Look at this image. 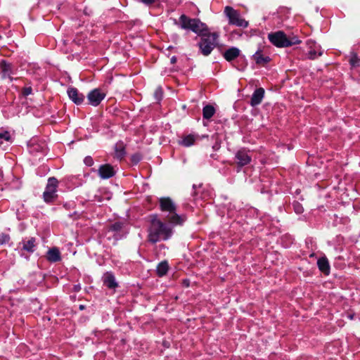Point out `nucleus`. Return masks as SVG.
<instances>
[{"label": "nucleus", "instance_id": "7c9ffc66", "mask_svg": "<svg viewBox=\"0 0 360 360\" xmlns=\"http://www.w3.org/2000/svg\"><path fill=\"white\" fill-rule=\"evenodd\" d=\"M317 49H310V51L308 53V58L311 60H314L316 58L317 55Z\"/></svg>", "mask_w": 360, "mask_h": 360}, {"label": "nucleus", "instance_id": "c85d7f7f", "mask_svg": "<svg viewBox=\"0 0 360 360\" xmlns=\"http://www.w3.org/2000/svg\"><path fill=\"white\" fill-rule=\"evenodd\" d=\"M359 62H360V60L358 59L357 56L355 54H354L349 60V63H350L351 65L353 67L358 66L359 64Z\"/></svg>", "mask_w": 360, "mask_h": 360}, {"label": "nucleus", "instance_id": "9b49d317", "mask_svg": "<svg viewBox=\"0 0 360 360\" xmlns=\"http://www.w3.org/2000/svg\"><path fill=\"white\" fill-rule=\"evenodd\" d=\"M236 158L237 160V164L240 167L248 165L251 160V158L248 155L247 152L244 150H239L236 155Z\"/></svg>", "mask_w": 360, "mask_h": 360}, {"label": "nucleus", "instance_id": "4be33fe9", "mask_svg": "<svg viewBox=\"0 0 360 360\" xmlns=\"http://www.w3.org/2000/svg\"><path fill=\"white\" fill-rule=\"evenodd\" d=\"M215 110L213 106L207 105L203 108L202 113L205 119L211 118L214 114Z\"/></svg>", "mask_w": 360, "mask_h": 360}, {"label": "nucleus", "instance_id": "2f4dec72", "mask_svg": "<svg viewBox=\"0 0 360 360\" xmlns=\"http://www.w3.org/2000/svg\"><path fill=\"white\" fill-rule=\"evenodd\" d=\"M141 159V155L139 153H136L131 156V161L134 163H138Z\"/></svg>", "mask_w": 360, "mask_h": 360}, {"label": "nucleus", "instance_id": "ddd939ff", "mask_svg": "<svg viewBox=\"0 0 360 360\" xmlns=\"http://www.w3.org/2000/svg\"><path fill=\"white\" fill-rule=\"evenodd\" d=\"M240 51L236 47H231L227 49L223 54L224 58L230 62L239 56Z\"/></svg>", "mask_w": 360, "mask_h": 360}, {"label": "nucleus", "instance_id": "bb28decb", "mask_svg": "<svg viewBox=\"0 0 360 360\" xmlns=\"http://www.w3.org/2000/svg\"><path fill=\"white\" fill-rule=\"evenodd\" d=\"M11 140V136L8 131L0 133V146L3 144V141H9Z\"/></svg>", "mask_w": 360, "mask_h": 360}, {"label": "nucleus", "instance_id": "6ab92c4d", "mask_svg": "<svg viewBox=\"0 0 360 360\" xmlns=\"http://www.w3.org/2000/svg\"><path fill=\"white\" fill-rule=\"evenodd\" d=\"M196 139L197 136L195 135H187L182 139V140L180 141V144L186 147H189L195 143Z\"/></svg>", "mask_w": 360, "mask_h": 360}, {"label": "nucleus", "instance_id": "393cba45", "mask_svg": "<svg viewBox=\"0 0 360 360\" xmlns=\"http://www.w3.org/2000/svg\"><path fill=\"white\" fill-rule=\"evenodd\" d=\"M287 42L286 44L288 46H290L295 44H299L301 43V41L296 37V36H290L289 37H287Z\"/></svg>", "mask_w": 360, "mask_h": 360}, {"label": "nucleus", "instance_id": "9d476101", "mask_svg": "<svg viewBox=\"0 0 360 360\" xmlns=\"http://www.w3.org/2000/svg\"><path fill=\"white\" fill-rule=\"evenodd\" d=\"M68 94L69 98L76 105H80L84 100V96L82 94H80L79 91L74 87H70L68 89Z\"/></svg>", "mask_w": 360, "mask_h": 360}, {"label": "nucleus", "instance_id": "0eeeda50", "mask_svg": "<svg viewBox=\"0 0 360 360\" xmlns=\"http://www.w3.org/2000/svg\"><path fill=\"white\" fill-rule=\"evenodd\" d=\"M269 41L277 47H288L287 36L282 31L269 34Z\"/></svg>", "mask_w": 360, "mask_h": 360}, {"label": "nucleus", "instance_id": "6e6552de", "mask_svg": "<svg viewBox=\"0 0 360 360\" xmlns=\"http://www.w3.org/2000/svg\"><path fill=\"white\" fill-rule=\"evenodd\" d=\"M98 172L99 176L103 179H109L115 174L114 167L109 164L100 166Z\"/></svg>", "mask_w": 360, "mask_h": 360}, {"label": "nucleus", "instance_id": "412c9836", "mask_svg": "<svg viewBox=\"0 0 360 360\" xmlns=\"http://www.w3.org/2000/svg\"><path fill=\"white\" fill-rule=\"evenodd\" d=\"M169 269V266L167 262H160L157 266V274L160 276H162L166 274Z\"/></svg>", "mask_w": 360, "mask_h": 360}, {"label": "nucleus", "instance_id": "72a5a7b5", "mask_svg": "<svg viewBox=\"0 0 360 360\" xmlns=\"http://www.w3.org/2000/svg\"><path fill=\"white\" fill-rule=\"evenodd\" d=\"M84 162L87 166H91L94 163L93 159L90 156L86 157L84 160Z\"/></svg>", "mask_w": 360, "mask_h": 360}, {"label": "nucleus", "instance_id": "f8f14e48", "mask_svg": "<svg viewBox=\"0 0 360 360\" xmlns=\"http://www.w3.org/2000/svg\"><path fill=\"white\" fill-rule=\"evenodd\" d=\"M264 90L263 88H259V89H256L255 91V92L253 93L252 98H251V101H250L251 105L255 106V105H259L262 102V101L264 98Z\"/></svg>", "mask_w": 360, "mask_h": 360}, {"label": "nucleus", "instance_id": "58836bf2", "mask_svg": "<svg viewBox=\"0 0 360 360\" xmlns=\"http://www.w3.org/2000/svg\"><path fill=\"white\" fill-rule=\"evenodd\" d=\"M75 290L76 291H79V290H80V286H79V285H75Z\"/></svg>", "mask_w": 360, "mask_h": 360}, {"label": "nucleus", "instance_id": "4468645a", "mask_svg": "<svg viewBox=\"0 0 360 360\" xmlns=\"http://www.w3.org/2000/svg\"><path fill=\"white\" fill-rule=\"evenodd\" d=\"M0 68L3 74V77H8L10 80H12L11 75L12 74V66L11 64L2 60L0 63Z\"/></svg>", "mask_w": 360, "mask_h": 360}, {"label": "nucleus", "instance_id": "c9c22d12", "mask_svg": "<svg viewBox=\"0 0 360 360\" xmlns=\"http://www.w3.org/2000/svg\"><path fill=\"white\" fill-rule=\"evenodd\" d=\"M112 229L115 231L120 230L121 229V225L120 224H115L112 226Z\"/></svg>", "mask_w": 360, "mask_h": 360}, {"label": "nucleus", "instance_id": "2eb2a0df", "mask_svg": "<svg viewBox=\"0 0 360 360\" xmlns=\"http://www.w3.org/2000/svg\"><path fill=\"white\" fill-rule=\"evenodd\" d=\"M47 259L50 262H58L60 260V254L58 248H53L47 252Z\"/></svg>", "mask_w": 360, "mask_h": 360}, {"label": "nucleus", "instance_id": "ea45409f", "mask_svg": "<svg viewBox=\"0 0 360 360\" xmlns=\"http://www.w3.org/2000/svg\"><path fill=\"white\" fill-rule=\"evenodd\" d=\"M79 309H80L81 310L84 309V305H80V306H79Z\"/></svg>", "mask_w": 360, "mask_h": 360}, {"label": "nucleus", "instance_id": "a211bd4d", "mask_svg": "<svg viewBox=\"0 0 360 360\" xmlns=\"http://www.w3.org/2000/svg\"><path fill=\"white\" fill-rule=\"evenodd\" d=\"M103 282L104 284L109 288H115L117 285V283L115 282V277L113 275L109 273L105 274Z\"/></svg>", "mask_w": 360, "mask_h": 360}, {"label": "nucleus", "instance_id": "a878e982", "mask_svg": "<svg viewBox=\"0 0 360 360\" xmlns=\"http://www.w3.org/2000/svg\"><path fill=\"white\" fill-rule=\"evenodd\" d=\"M307 46L309 47V49H318V56H321L323 54V52L321 51V49L319 46H316V41L311 40V39H309L307 41Z\"/></svg>", "mask_w": 360, "mask_h": 360}, {"label": "nucleus", "instance_id": "4c0bfd02", "mask_svg": "<svg viewBox=\"0 0 360 360\" xmlns=\"http://www.w3.org/2000/svg\"><path fill=\"white\" fill-rule=\"evenodd\" d=\"M176 62V56H172V57L171 58V63H172V64H174V63H175Z\"/></svg>", "mask_w": 360, "mask_h": 360}, {"label": "nucleus", "instance_id": "dca6fc26", "mask_svg": "<svg viewBox=\"0 0 360 360\" xmlns=\"http://www.w3.org/2000/svg\"><path fill=\"white\" fill-rule=\"evenodd\" d=\"M253 58L257 64L264 65L270 61L269 56H264L260 51H257L254 55Z\"/></svg>", "mask_w": 360, "mask_h": 360}, {"label": "nucleus", "instance_id": "e433bc0d", "mask_svg": "<svg viewBox=\"0 0 360 360\" xmlns=\"http://www.w3.org/2000/svg\"><path fill=\"white\" fill-rule=\"evenodd\" d=\"M143 3L146 4H151L155 2V0H141Z\"/></svg>", "mask_w": 360, "mask_h": 360}, {"label": "nucleus", "instance_id": "423d86ee", "mask_svg": "<svg viewBox=\"0 0 360 360\" xmlns=\"http://www.w3.org/2000/svg\"><path fill=\"white\" fill-rule=\"evenodd\" d=\"M106 92L101 89H94L87 95L89 104L93 106H98L105 98Z\"/></svg>", "mask_w": 360, "mask_h": 360}, {"label": "nucleus", "instance_id": "f257e3e1", "mask_svg": "<svg viewBox=\"0 0 360 360\" xmlns=\"http://www.w3.org/2000/svg\"><path fill=\"white\" fill-rule=\"evenodd\" d=\"M172 233V228L155 218L151 221L149 228L148 240L151 243H156L160 239L167 240Z\"/></svg>", "mask_w": 360, "mask_h": 360}, {"label": "nucleus", "instance_id": "b1692460", "mask_svg": "<svg viewBox=\"0 0 360 360\" xmlns=\"http://www.w3.org/2000/svg\"><path fill=\"white\" fill-rule=\"evenodd\" d=\"M124 146L122 143L115 145V156L118 159H122L124 155Z\"/></svg>", "mask_w": 360, "mask_h": 360}, {"label": "nucleus", "instance_id": "f704fd0d", "mask_svg": "<svg viewBox=\"0 0 360 360\" xmlns=\"http://www.w3.org/2000/svg\"><path fill=\"white\" fill-rule=\"evenodd\" d=\"M32 89L31 87H25L22 89V94L24 96H28L32 94Z\"/></svg>", "mask_w": 360, "mask_h": 360}, {"label": "nucleus", "instance_id": "c756f323", "mask_svg": "<svg viewBox=\"0 0 360 360\" xmlns=\"http://www.w3.org/2000/svg\"><path fill=\"white\" fill-rule=\"evenodd\" d=\"M293 207L296 213L300 214L304 211V208L299 202H295L293 204Z\"/></svg>", "mask_w": 360, "mask_h": 360}, {"label": "nucleus", "instance_id": "39448f33", "mask_svg": "<svg viewBox=\"0 0 360 360\" xmlns=\"http://www.w3.org/2000/svg\"><path fill=\"white\" fill-rule=\"evenodd\" d=\"M58 183V180L54 177L49 179L46 189L43 193V198L46 202H53L57 198L56 188Z\"/></svg>", "mask_w": 360, "mask_h": 360}, {"label": "nucleus", "instance_id": "cd10ccee", "mask_svg": "<svg viewBox=\"0 0 360 360\" xmlns=\"http://www.w3.org/2000/svg\"><path fill=\"white\" fill-rule=\"evenodd\" d=\"M10 240V236L6 233H1L0 235V244L4 245L7 243Z\"/></svg>", "mask_w": 360, "mask_h": 360}, {"label": "nucleus", "instance_id": "473e14b6", "mask_svg": "<svg viewBox=\"0 0 360 360\" xmlns=\"http://www.w3.org/2000/svg\"><path fill=\"white\" fill-rule=\"evenodd\" d=\"M162 91L160 88H158L155 91V96L158 101H160L162 98Z\"/></svg>", "mask_w": 360, "mask_h": 360}, {"label": "nucleus", "instance_id": "aec40b11", "mask_svg": "<svg viewBox=\"0 0 360 360\" xmlns=\"http://www.w3.org/2000/svg\"><path fill=\"white\" fill-rule=\"evenodd\" d=\"M171 215L167 217V220L169 223L173 224H181L184 221V218L174 212L170 213Z\"/></svg>", "mask_w": 360, "mask_h": 360}, {"label": "nucleus", "instance_id": "f03ea898", "mask_svg": "<svg viewBox=\"0 0 360 360\" xmlns=\"http://www.w3.org/2000/svg\"><path fill=\"white\" fill-rule=\"evenodd\" d=\"M180 27L184 30H191L199 36L202 37L209 32L205 24L196 18H190L186 15H181L179 18Z\"/></svg>", "mask_w": 360, "mask_h": 360}, {"label": "nucleus", "instance_id": "f3484780", "mask_svg": "<svg viewBox=\"0 0 360 360\" xmlns=\"http://www.w3.org/2000/svg\"><path fill=\"white\" fill-rule=\"evenodd\" d=\"M318 266L321 271L324 273L325 274H328L330 271V266L328 264V261L326 258H321L317 262Z\"/></svg>", "mask_w": 360, "mask_h": 360}, {"label": "nucleus", "instance_id": "20e7f679", "mask_svg": "<svg viewBox=\"0 0 360 360\" xmlns=\"http://www.w3.org/2000/svg\"><path fill=\"white\" fill-rule=\"evenodd\" d=\"M224 13L229 18V22L238 27H247L248 25V21L243 19L240 13L231 6H226L224 8Z\"/></svg>", "mask_w": 360, "mask_h": 360}, {"label": "nucleus", "instance_id": "7ed1b4c3", "mask_svg": "<svg viewBox=\"0 0 360 360\" xmlns=\"http://www.w3.org/2000/svg\"><path fill=\"white\" fill-rule=\"evenodd\" d=\"M219 35L217 33H210L207 32L201 37V41L199 43V48L204 56H208L217 44Z\"/></svg>", "mask_w": 360, "mask_h": 360}, {"label": "nucleus", "instance_id": "1a4fd4ad", "mask_svg": "<svg viewBox=\"0 0 360 360\" xmlns=\"http://www.w3.org/2000/svg\"><path fill=\"white\" fill-rule=\"evenodd\" d=\"M160 205L162 211L173 213L176 210V205L169 198H161Z\"/></svg>", "mask_w": 360, "mask_h": 360}, {"label": "nucleus", "instance_id": "5701e85b", "mask_svg": "<svg viewBox=\"0 0 360 360\" xmlns=\"http://www.w3.org/2000/svg\"><path fill=\"white\" fill-rule=\"evenodd\" d=\"M35 246V239L34 238H30L27 242H25L23 244V250L30 252H34V248Z\"/></svg>", "mask_w": 360, "mask_h": 360}]
</instances>
